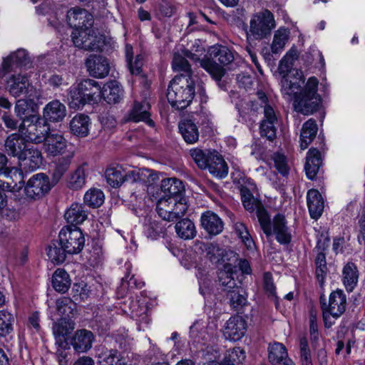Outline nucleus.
Listing matches in <instances>:
<instances>
[{
    "label": "nucleus",
    "mask_w": 365,
    "mask_h": 365,
    "mask_svg": "<svg viewBox=\"0 0 365 365\" xmlns=\"http://www.w3.org/2000/svg\"><path fill=\"white\" fill-rule=\"evenodd\" d=\"M14 321L15 318L11 312L0 311V336H6L13 331Z\"/></svg>",
    "instance_id": "nucleus-53"
},
{
    "label": "nucleus",
    "mask_w": 365,
    "mask_h": 365,
    "mask_svg": "<svg viewBox=\"0 0 365 365\" xmlns=\"http://www.w3.org/2000/svg\"><path fill=\"white\" fill-rule=\"evenodd\" d=\"M190 153L195 163L201 169L207 168L211 159V155L213 154V152H205L199 148L191 149Z\"/></svg>",
    "instance_id": "nucleus-54"
},
{
    "label": "nucleus",
    "mask_w": 365,
    "mask_h": 365,
    "mask_svg": "<svg viewBox=\"0 0 365 365\" xmlns=\"http://www.w3.org/2000/svg\"><path fill=\"white\" fill-rule=\"evenodd\" d=\"M19 130L24 136L26 141L40 143L45 139L49 130V126L45 121L41 120L37 115L33 114L23 119Z\"/></svg>",
    "instance_id": "nucleus-7"
},
{
    "label": "nucleus",
    "mask_w": 365,
    "mask_h": 365,
    "mask_svg": "<svg viewBox=\"0 0 365 365\" xmlns=\"http://www.w3.org/2000/svg\"><path fill=\"white\" fill-rule=\"evenodd\" d=\"M320 302L325 327L329 328L334 323V321H331V318L334 319H338L346 310V294L342 290L337 289L329 294L328 302L322 297Z\"/></svg>",
    "instance_id": "nucleus-6"
},
{
    "label": "nucleus",
    "mask_w": 365,
    "mask_h": 365,
    "mask_svg": "<svg viewBox=\"0 0 365 365\" xmlns=\"http://www.w3.org/2000/svg\"><path fill=\"white\" fill-rule=\"evenodd\" d=\"M194 80L189 76H176L170 83L167 98L170 105L178 110L186 108L195 96Z\"/></svg>",
    "instance_id": "nucleus-3"
},
{
    "label": "nucleus",
    "mask_w": 365,
    "mask_h": 365,
    "mask_svg": "<svg viewBox=\"0 0 365 365\" xmlns=\"http://www.w3.org/2000/svg\"><path fill=\"white\" fill-rule=\"evenodd\" d=\"M179 130L187 143H195L199 139V130L191 120L185 119L179 123Z\"/></svg>",
    "instance_id": "nucleus-35"
},
{
    "label": "nucleus",
    "mask_w": 365,
    "mask_h": 365,
    "mask_svg": "<svg viewBox=\"0 0 365 365\" xmlns=\"http://www.w3.org/2000/svg\"><path fill=\"white\" fill-rule=\"evenodd\" d=\"M75 328V324L71 318L61 317L57 322L53 324V331L56 336V343L59 346L67 343L65 341L64 336L73 331Z\"/></svg>",
    "instance_id": "nucleus-28"
},
{
    "label": "nucleus",
    "mask_w": 365,
    "mask_h": 365,
    "mask_svg": "<svg viewBox=\"0 0 365 365\" xmlns=\"http://www.w3.org/2000/svg\"><path fill=\"white\" fill-rule=\"evenodd\" d=\"M65 105L58 100H53L47 103L43 110V117L46 121L58 123L66 116Z\"/></svg>",
    "instance_id": "nucleus-19"
},
{
    "label": "nucleus",
    "mask_w": 365,
    "mask_h": 365,
    "mask_svg": "<svg viewBox=\"0 0 365 365\" xmlns=\"http://www.w3.org/2000/svg\"><path fill=\"white\" fill-rule=\"evenodd\" d=\"M235 267L231 264H225L222 269L219 272V281L222 286L230 291L236 287V282L233 277Z\"/></svg>",
    "instance_id": "nucleus-49"
},
{
    "label": "nucleus",
    "mask_w": 365,
    "mask_h": 365,
    "mask_svg": "<svg viewBox=\"0 0 365 365\" xmlns=\"http://www.w3.org/2000/svg\"><path fill=\"white\" fill-rule=\"evenodd\" d=\"M299 349L301 360L303 365H312L310 351L308 348L307 339L305 337L300 338Z\"/></svg>",
    "instance_id": "nucleus-63"
},
{
    "label": "nucleus",
    "mask_w": 365,
    "mask_h": 365,
    "mask_svg": "<svg viewBox=\"0 0 365 365\" xmlns=\"http://www.w3.org/2000/svg\"><path fill=\"white\" fill-rule=\"evenodd\" d=\"M82 94L78 83L71 87L68 96V104L71 108L79 109L86 103H88L86 98Z\"/></svg>",
    "instance_id": "nucleus-48"
},
{
    "label": "nucleus",
    "mask_w": 365,
    "mask_h": 365,
    "mask_svg": "<svg viewBox=\"0 0 365 365\" xmlns=\"http://www.w3.org/2000/svg\"><path fill=\"white\" fill-rule=\"evenodd\" d=\"M322 164L321 154L316 148H311L307 153L304 169L308 178L313 180Z\"/></svg>",
    "instance_id": "nucleus-33"
},
{
    "label": "nucleus",
    "mask_w": 365,
    "mask_h": 365,
    "mask_svg": "<svg viewBox=\"0 0 365 365\" xmlns=\"http://www.w3.org/2000/svg\"><path fill=\"white\" fill-rule=\"evenodd\" d=\"M72 40L76 47L86 51H101L105 44L104 36L92 26L73 30Z\"/></svg>",
    "instance_id": "nucleus-8"
},
{
    "label": "nucleus",
    "mask_w": 365,
    "mask_h": 365,
    "mask_svg": "<svg viewBox=\"0 0 365 365\" xmlns=\"http://www.w3.org/2000/svg\"><path fill=\"white\" fill-rule=\"evenodd\" d=\"M125 57L130 73L133 75L140 74L143 66V56L141 55H137L133 59V47L128 44L125 46Z\"/></svg>",
    "instance_id": "nucleus-50"
},
{
    "label": "nucleus",
    "mask_w": 365,
    "mask_h": 365,
    "mask_svg": "<svg viewBox=\"0 0 365 365\" xmlns=\"http://www.w3.org/2000/svg\"><path fill=\"white\" fill-rule=\"evenodd\" d=\"M108 183L113 187H118L125 182L124 167L117 165L109 168L106 171Z\"/></svg>",
    "instance_id": "nucleus-45"
},
{
    "label": "nucleus",
    "mask_w": 365,
    "mask_h": 365,
    "mask_svg": "<svg viewBox=\"0 0 365 365\" xmlns=\"http://www.w3.org/2000/svg\"><path fill=\"white\" fill-rule=\"evenodd\" d=\"M175 228L178 236L181 239L190 240L196 235L195 226L189 219H183L178 222Z\"/></svg>",
    "instance_id": "nucleus-44"
},
{
    "label": "nucleus",
    "mask_w": 365,
    "mask_h": 365,
    "mask_svg": "<svg viewBox=\"0 0 365 365\" xmlns=\"http://www.w3.org/2000/svg\"><path fill=\"white\" fill-rule=\"evenodd\" d=\"M52 284L57 292H66L71 285L68 274L62 269H57L53 274Z\"/></svg>",
    "instance_id": "nucleus-43"
},
{
    "label": "nucleus",
    "mask_w": 365,
    "mask_h": 365,
    "mask_svg": "<svg viewBox=\"0 0 365 365\" xmlns=\"http://www.w3.org/2000/svg\"><path fill=\"white\" fill-rule=\"evenodd\" d=\"M163 232V227L160 224L155 222H150L144 225V233L147 237L155 239Z\"/></svg>",
    "instance_id": "nucleus-62"
},
{
    "label": "nucleus",
    "mask_w": 365,
    "mask_h": 365,
    "mask_svg": "<svg viewBox=\"0 0 365 365\" xmlns=\"http://www.w3.org/2000/svg\"><path fill=\"white\" fill-rule=\"evenodd\" d=\"M261 106L264 108V120L260 125V133L262 137L273 140L276 137L275 123L277 118L272 106L268 103L267 97L264 93L259 91L257 93Z\"/></svg>",
    "instance_id": "nucleus-11"
},
{
    "label": "nucleus",
    "mask_w": 365,
    "mask_h": 365,
    "mask_svg": "<svg viewBox=\"0 0 365 365\" xmlns=\"http://www.w3.org/2000/svg\"><path fill=\"white\" fill-rule=\"evenodd\" d=\"M103 191L98 188H91L84 195V203L91 207H98L104 202Z\"/></svg>",
    "instance_id": "nucleus-52"
},
{
    "label": "nucleus",
    "mask_w": 365,
    "mask_h": 365,
    "mask_svg": "<svg viewBox=\"0 0 365 365\" xmlns=\"http://www.w3.org/2000/svg\"><path fill=\"white\" fill-rule=\"evenodd\" d=\"M245 359V352L240 347H234L227 351L223 363H229L235 365L242 363Z\"/></svg>",
    "instance_id": "nucleus-55"
},
{
    "label": "nucleus",
    "mask_w": 365,
    "mask_h": 365,
    "mask_svg": "<svg viewBox=\"0 0 365 365\" xmlns=\"http://www.w3.org/2000/svg\"><path fill=\"white\" fill-rule=\"evenodd\" d=\"M172 66L175 71H182L185 73L182 74L183 76H189L192 78L190 65L187 59L181 55L177 53L174 55Z\"/></svg>",
    "instance_id": "nucleus-60"
},
{
    "label": "nucleus",
    "mask_w": 365,
    "mask_h": 365,
    "mask_svg": "<svg viewBox=\"0 0 365 365\" xmlns=\"http://www.w3.org/2000/svg\"><path fill=\"white\" fill-rule=\"evenodd\" d=\"M289 37V31L284 28H280L275 31L271 44V51L273 53L282 51Z\"/></svg>",
    "instance_id": "nucleus-47"
},
{
    "label": "nucleus",
    "mask_w": 365,
    "mask_h": 365,
    "mask_svg": "<svg viewBox=\"0 0 365 365\" xmlns=\"http://www.w3.org/2000/svg\"><path fill=\"white\" fill-rule=\"evenodd\" d=\"M200 221L203 229L210 235H217L223 230L224 224L222 219L212 211L202 213Z\"/></svg>",
    "instance_id": "nucleus-23"
},
{
    "label": "nucleus",
    "mask_w": 365,
    "mask_h": 365,
    "mask_svg": "<svg viewBox=\"0 0 365 365\" xmlns=\"http://www.w3.org/2000/svg\"><path fill=\"white\" fill-rule=\"evenodd\" d=\"M56 309L61 317L72 318L76 313V304L68 297L56 300Z\"/></svg>",
    "instance_id": "nucleus-46"
},
{
    "label": "nucleus",
    "mask_w": 365,
    "mask_h": 365,
    "mask_svg": "<svg viewBox=\"0 0 365 365\" xmlns=\"http://www.w3.org/2000/svg\"><path fill=\"white\" fill-rule=\"evenodd\" d=\"M293 64L286 59L279 61L278 70L282 76V91L284 95L293 98L295 110L304 115H309L318 108L319 97L317 94L319 81L316 77H310L304 89L302 86L304 83L303 73L299 69H292Z\"/></svg>",
    "instance_id": "nucleus-1"
},
{
    "label": "nucleus",
    "mask_w": 365,
    "mask_h": 365,
    "mask_svg": "<svg viewBox=\"0 0 365 365\" xmlns=\"http://www.w3.org/2000/svg\"><path fill=\"white\" fill-rule=\"evenodd\" d=\"M150 106L146 101L135 102L133 108L126 117V120L135 123L143 121L149 126L153 127L154 122L150 118Z\"/></svg>",
    "instance_id": "nucleus-17"
},
{
    "label": "nucleus",
    "mask_w": 365,
    "mask_h": 365,
    "mask_svg": "<svg viewBox=\"0 0 365 365\" xmlns=\"http://www.w3.org/2000/svg\"><path fill=\"white\" fill-rule=\"evenodd\" d=\"M207 168L213 176L220 178L226 177L228 173V167L227 163L222 156L218 155L217 152H213Z\"/></svg>",
    "instance_id": "nucleus-36"
},
{
    "label": "nucleus",
    "mask_w": 365,
    "mask_h": 365,
    "mask_svg": "<svg viewBox=\"0 0 365 365\" xmlns=\"http://www.w3.org/2000/svg\"><path fill=\"white\" fill-rule=\"evenodd\" d=\"M67 254L68 253L65 250L64 247L61 245L60 240L52 242L47 248V256L49 260L55 264L63 263L66 258Z\"/></svg>",
    "instance_id": "nucleus-41"
},
{
    "label": "nucleus",
    "mask_w": 365,
    "mask_h": 365,
    "mask_svg": "<svg viewBox=\"0 0 365 365\" xmlns=\"http://www.w3.org/2000/svg\"><path fill=\"white\" fill-rule=\"evenodd\" d=\"M316 276L321 285L324 284L327 273L326 257L324 253H319L315 259Z\"/></svg>",
    "instance_id": "nucleus-56"
},
{
    "label": "nucleus",
    "mask_w": 365,
    "mask_h": 365,
    "mask_svg": "<svg viewBox=\"0 0 365 365\" xmlns=\"http://www.w3.org/2000/svg\"><path fill=\"white\" fill-rule=\"evenodd\" d=\"M97 357L99 365H125L121 354L115 349L103 351Z\"/></svg>",
    "instance_id": "nucleus-40"
},
{
    "label": "nucleus",
    "mask_w": 365,
    "mask_h": 365,
    "mask_svg": "<svg viewBox=\"0 0 365 365\" xmlns=\"http://www.w3.org/2000/svg\"><path fill=\"white\" fill-rule=\"evenodd\" d=\"M125 182H134L142 180V175L148 176L152 178V180L158 179V175L153 170L149 169H130L124 168Z\"/></svg>",
    "instance_id": "nucleus-42"
},
{
    "label": "nucleus",
    "mask_w": 365,
    "mask_h": 365,
    "mask_svg": "<svg viewBox=\"0 0 365 365\" xmlns=\"http://www.w3.org/2000/svg\"><path fill=\"white\" fill-rule=\"evenodd\" d=\"M122 86L116 81H110L101 88L100 96L109 104L119 103L123 97Z\"/></svg>",
    "instance_id": "nucleus-20"
},
{
    "label": "nucleus",
    "mask_w": 365,
    "mask_h": 365,
    "mask_svg": "<svg viewBox=\"0 0 365 365\" xmlns=\"http://www.w3.org/2000/svg\"><path fill=\"white\" fill-rule=\"evenodd\" d=\"M156 210L164 220L174 221L185 215L187 210V201L185 198L160 197Z\"/></svg>",
    "instance_id": "nucleus-9"
},
{
    "label": "nucleus",
    "mask_w": 365,
    "mask_h": 365,
    "mask_svg": "<svg viewBox=\"0 0 365 365\" xmlns=\"http://www.w3.org/2000/svg\"><path fill=\"white\" fill-rule=\"evenodd\" d=\"M247 330V323L242 317L235 315L231 317L225 323L223 335L230 341H238L245 335Z\"/></svg>",
    "instance_id": "nucleus-15"
},
{
    "label": "nucleus",
    "mask_w": 365,
    "mask_h": 365,
    "mask_svg": "<svg viewBox=\"0 0 365 365\" xmlns=\"http://www.w3.org/2000/svg\"><path fill=\"white\" fill-rule=\"evenodd\" d=\"M58 159L53 173V182L57 183L68 170L72 160L75 155L74 150H68L66 153L61 155Z\"/></svg>",
    "instance_id": "nucleus-34"
},
{
    "label": "nucleus",
    "mask_w": 365,
    "mask_h": 365,
    "mask_svg": "<svg viewBox=\"0 0 365 365\" xmlns=\"http://www.w3.org/2000/svg\"><path fill=\"white\" fill-rule=\"evenodd\" d=\"M35 103L31 99H20L16 103L14 111L17 117L24 119L26 116L35 114Z\"/></svg>",
    "instance_id": "nucleus-51"
},
{
    "label": "nucleus",
    "mask_w": 365,
    "mask_h": 365,
    "mask_svg": "<svg viewBox=\"0 0 365 365\" xmlns=\"http://www.w3.org/2000/svg\"><path fill=\"white\" fill-rule=\"evenodd\" d=\"M275 27L274 15L267 9L254 14L250 20L249 29L246 32L248 41L262 40L269 36Z\"/></svg>",
    "instance_id": "nucleus-5"
},
{
    "label": "nucleus",
    "mask_w": 365,
    "mask_h": 365,
    "mask_svg": "<svg viewBox=\"0 0 365 365\" xmlns=\"http://www.w3.org/2000/svg\"><path fill=\"white\" fill-rule=\"evenodd\" d=\"M79 88L89 103L95 102L100 96L101 86L97 81L92 79H85L78 83Z\"/></svg>",
    "instance_id": "nucleus-38"
},
{
    "label": "nucleus",
    "mask_w": 365,
    "mask_h": 365,
    "mask_svg": "<svg viewBox=\"0 0 365 365\" xmlns=\"http://www.w3.org/2000/svg\"><path fill=\"white\" fill-rule=\"evenodd\" d=\"M68 145L64 137L58 133H47L43 140V149L45 152L50 155L56 156L58 155H64L68 150H73Z\"/></svg>",
    "instance_id": "nucleus-14"
},
{
    "label": "nucleus",
    "mask_w": 365,
    "mask_h": 365,
    "mask_svg": "<svg viewBox=\"0 0 365 365\" xmlns=\"http://www.w3.org/2000/svg\"><path fill=\"white\" fill-rule=\"evenodd\" d=\"M94 336L91 331L81 329L76 331L71 339V345L78 353L88 351L92 346Z\"/></svg>",
    "instance_id": "nucleus-21"
},
{
    "label": "nucleus",
    "mask_w": 365,
    "mask_h": 365,
    "mask_svg": "<svg viewBox=\"0 0 365 365\" xmlns=\"http://www.w3.org/2000/svg\"><path fill=\"white\" fill-rule=\"evenodd\" d=\"M359 279V272L353 262H348L343 268L342 280L348 292H352L356 286Z\"/></svg>",
    "instance_id": "nucleus-37"
},
{
    "label": "nucleus",
    "mask_w": 365,
    "mask_h": 365,
    "mask_svg": "<svg viewBox=\"0 0 365 365\" xmlns=\"http://www.w3.org/2000/svg\"><path fill=\"white\" fill-rule=\"evenodd\" d=\"M66 220L72 225H80L88 217V211L85 210L83 204L72 203L65 212Z\"/></svg>",
    "instance_id": "nucleus-30"
},
{
    "label": "nucleus",
    "mask_w": 365,
    "mask_h": 365,
    "mask_svg": "<svg viewBox=\"0 0 365 365\" xmlns=\"http://www.w3.org/2000/svg\"><path fill=\"white\" fill-rule=\"evenodd\" d=\"M272 160L274 162V167L281 175L283 176L288 175L289 170V165L286 156L284 154L278 152L274 153L272 155Z\"/></svg>",
    "instance_id": "nucleus-57"
},
{
    "label": "nucleus",
    "mask_w": 365,
    "mask_h": 365,
    "mask_svg": "<svg viewBox=\"0 0 365 365\" xmlns=\"http://www.w3.org/2000/svg\"><path fill=\"white\" fill-rule=\"evenodd\" d=\"M86 64L90 74L96 78H104L109 73L110 65L108 59L104 57L91 56Z\"/></svg>",
    "instance_id": "nucleus-22"
},
{
    "label": "nucleus",
    "mask_w": 365,
    "mask_h": 365,
    "mask_svg": "<svg viewBox=\"0 0 365 365\" xmlns=\"http://www.w3.org/2000/svg\"><path fill=\"white\" fill-rule=\"evenodd\" d=\"M23 185L17 186L16 185H11L9 182H3L0 184V209L4 208L7 204L6 195L4 190H7L11 192L18 191L22 187Z\"/></svg>",
    "instance_id": "nucleus-64"
},
{
    "label": "nucleus",
    "mask_w": 365,
    "mask_h": 365,
    "mask_svg": "<svg viewBox=\"0 0 365 365\" xmlns=\"http://www.w3.org/2000/svg\"><path fill=\"white\" fill-rule=\"evenodd\" d=\"M58 238L62 246L69 255L78 254L83 248L85 237L80 228L74 226L63 227Z\"/></svg>",
    "instance_id": "nucleus-10"
},
{
    "label": "nucleus",
    "mask_w": 365,
    "mask_h": 365,
    "mask_svg": "<svg viewBox=\"0 0 365 365\" xmlns=\"http://www.w3.org/2000/svg\"><path fill=\"white\" fill-rule=\"evenodd\" d=\"M52 186L49 178L46 174L41 173L30 178L24 187V191L27 197L36 198L47 193Z\"/></svg>",
    "instance_id": "nucleus-13"
},
{
    "label": "nucleus",
    "mask_w": 365,
    "mask_h": 365,
    "mask_svg": "<svg viewBox=\"0 0 365 365\" xmlns=\"http://www.w3.org/2000/svg\"><path fill=\"white\" fill-rule=\"evenodd\" d=\"M307 200L311 217L318 219L322 215L324 207L322 195L317 190H310L307 192Z\"/></svg>",
    "instance_id": "nucleus-27"
},
{
    "label": "nucleus",
    "mask_w": 365,
    "mask_h": 365,
    "mask_svg": "<svg viewBox=\"0 0 365 365\" xmlns=\"http://www.w3.org/2000/svg\"><path fill=\"white\" fill-rule=\"evenodd\" d=\"M6 88L8 92L15 98L22 95L28 96L29 98L38 97L37 95L32 94L33 86L26 75L9 76L6 81Z\"/></svg>",
    "instance_id": "nucleus-12"
},
{
    "label": "nucleus",
    "mask_w": 365,
    "mask_h": 365,
    "mask_svg": "<svg viewBox=\"0 0 365 365\" xmlns=\"http://www.w3.org/2000/svg\"><path fill=\"white\" fill-rule=\"evenodd\" d=\"M317 125L314 120L309 119L302 126L300 135V147L302 150L307 148L317 133Z\"/></svg>",
    "instance_id": "nucleus-39"
},
{
    "label": "nucleus",
    "mask_w": 365,
    "mask_h": 365,
    "mask_svg": "<svg viewBox=\"0 0 365 365\" xmlns=\"http://www.w3.org/2000/svg\"><path fill=\"white\" fill-rule=\"evenodd\" d=\"M269 360L273 365H294L288 358L285 346L278 342L269 345Z\"/></svg>",
    "instance_id": "nucleus-25"
},
{
    "label": "nucleus",
    "mask_w": 365,
    "mask_h": 365,
    "mask_svg": "<svg viewBox=\"0 0 365 365\" xmlns=\"http://www.w3.org/2000/svg\"><path fill=\"white\" fill-rule=\"evenodd\" d=\"M207 256L212 262H219L224 261L225 250L220 248L217 245L210 244L206 248Z\"/></svg>",
    "instance_id": "nucleus-61"
},
{
    "label": "nucleus",
    "mask_w": 365,
    "mask_h": 365,
    "mask_svg": "<svg viewBox=\"0 0 365 365\" xmlns=\"http://www.w3.org/2000/svg\"><path fill=\"white\" fill-rule=\"evenodd\" d=\"M88 173V164L82 163L70 174L68 178V187L73 190L81 189L86 182V178Z\"/></svg>",
    "instance_id": "nucleus-29"
},
{
    "label": "nucleus",
    "mask_w": 365,
    "mask_h": 365,
    "mask_svg": "<svg viewBox=\"0 0 365 365\" xmlns=\"http://www.w3.org/2000/svg\"><path fill=\"white\" fill-rule=\"evenodd\" d=\"M207 53L212 59L218 61L220 65L210 58H203L200 61V65L207 71L216 81H220L225 75L223 66L231 63L234 59V53L227 46L215 44L208 48Z\"/></svg>",
    "instance_id": "nucleus-4"
},
{
    "label": "nucleus",
    "mask_w": 365,
    "mask_h": 365,
    "mask_svg": "<svg viewBox=\"0 0 365 365\" xmlns=\"http://www.w3.org/2000/svg\"><path fill=\"white\" fill-rule=\"evenodd\" d=\"M242 202L245 208L250 212L256 211L258 222L263 232L267 237L273 233L276 235L277 240L281 244H288L291 241L292 235L287 226L284 215L277 214L274 216L272 223L269 215L263 207L261 202L255 198L248 190L242 191Z\"/></svg>",
    "instance_id": "nucleus-2"
},
{
    "label": "nucleus",
    "mask_w": 365,
    "mask_h": 365,
    "mask_svg": "<svg viewBox=\"0 0 365 365\" xmlns=\"http://www.w3.org/2000/svg\"><path fill=\"white\" fill-rule=\"evenodd\" d=\"M162 197L175 199L185 198L183 195L184 187L181 180L176 178L164 179L161 182Z\"/></svg>",
    "instance_id": "nucleus-24"
},
{
    "label": "nucleus",
    "mask_w": 365,
    "mask_h": 365,
    "mask_svg": "<svg viewBox=\"0 0 365 365\" xmlns=\"http://www.w3.org/2000/svg\"><path fill=\"white\" fill-rule=\"evenodd\" d=\"M70 130L77 136L86 137L89 133L91 119L84 114L76 115L70 121Z\"/></svg>",
    "instance_id": "nucleus-31"
},
{
    "label": "nucleus",
    "mask_w": 365,
    "mask_h": 365,
    "mask_svg": "<svg viewBox=\"0 0 365 365\" xmlns=\"http://www.w3.org/2000/svg\"><path fill=\"white\" fill-rule=\"evenodd\" d=\"M29 63V58L26 51L19 49L4 59L3 66L6 71H14L18 67L27 66Z\"/></svg>",
    "instance_id": "nucleus-26"
},
{
    "label": "nucleus",
    "mask_w": 365,
    "mask_h": 365,
    "mask_svg": "<svg viewBox=\"0 0 365 365\" xmlns=\"http://www.w3.org/2000/svg\"><path fill=\"white\" fill-rule=\"evenodd\" d=\"M4 145L9 155L19 158L25 150V139L17 133H12L6 139Z\"/></svg>",
    "instance_id": "nucleus-32"
},
{
    "label": "nucleus",
    "mask_w": 365,
    "mask_h": 365,
    "mask_svg": "<svg viewBox=\"0 0 365 365\" xmlns=\"http://www.w3.org/2000/svg\"><path fill=\"white\" fill-rule=\"evenodd\" d=\"M67 19L69 25L78 30L86 27H91L93 24V16L86 9L73 8L67 13Z\"/></svg>",
    "instance_id": "nucleus-16"
},
{
    "label": "nucleus",
    "mask_w": 365,
    "mask_h": 365,
    "mask_svg": "<svg viewBox=\"0 0 365 365\" xmlns=\"http://www.w3.org/2000/svg\"><path fill=\"white\" fill-rule=\"evenodd\" d=\"M228 292L230 295L229 297L230 299V304L231 306L233 307V308L237 309L246 304L247 298L242 294V289L236 286V287H235L232 289H230V291H228Z\"/></svg>",
    "instance_id": "nucleus-59"
},
{
    "label": "nucleus",
    "mask_w": 365,
    "mask_h": 365,
    "mask_svg": "<svg viewBox=\"0 0 365 365\" xmlns=\"http://www.w3.org/2000/svg\"><path fill=\"white\" fill-rule=\"evenodd\" d=\"M19 166L25 171H34L42 164L41 153L36 148H29L24 150L19 158Z\"/></svg>",
    "instance_id": "nucleus-18"
},
{
    "label": "nucleus",
    "mask_w": 365,
    "mask_h": 365,
    "mask_svg": "<svg viewBox=\"0 0 365 365\" xmlns=\"http://www.w3.org/2000/svg\"><path fill=\"white\" fill-rule=\"evenodd\" d=\"M235 229L247 248L250 250H253L255 248V242L245 225L242 222H237L235 225Z\"/></svg>",
    "instance_id": "nucleus-58"
}]
</instances>
